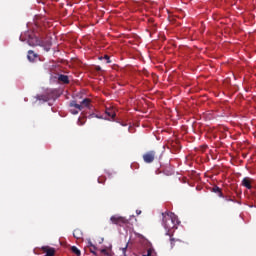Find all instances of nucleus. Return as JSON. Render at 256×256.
I'll return each instance as SVG.
<instances>
[{
    "mask_svg": "<svg viewBox=\"0 0 256 256\" xmlns=\"http://www.w3.org/2000/svg\"><path fill=\"white\" fill-rule=\"evenodd\" d=\"M162 221L163 227L166 229H174L175 228V214L171 212L162 213Z\"/></svg>",
    "mask_w": 256,
    "mask_h": 256,
    "instance_id": "f257e3e1",
    "label": "nucleus"
},
{
    "mask_svg": "<svg viewBox=\"0 0 256 256\" xmlns=\"http://www.w3.org/2000/svg\"><path fill=\"white\" fill-rule=\"evenodd\" d=\"M112 225H118V227H127L129 225V220L123 216L113 215L110 217Z\"/></svg>",
    "mask_w": 256,
    "mask_h": 256,
    "instance_id": "f03ea898",
    "label": "nucleus"
},
{
    "mask_svg": "<svg viewBox=\"0 0 256 256\" xmlns=\"http://www.w3.org/2000/svg\"><path fill=\"white\" fill-rule=\"evenodd\" d=\"M69 107L70 113H72V115H78L79 111H83V105H79L75 100L69 103Z\"/></svg>",
    "mask_w": 256,
    "mask_h": 256,
    "instance_id": "7ed1b4c3",
    "label": "nucleus"
},
{
    "mask_svg": "<svg viewBox=\"0 0 256 256\" xmlns=\"http://www.w3.org/2000/svg\"><path fill=\"white\" fill-rule=\"evenodd\" d=\"M155 157H157V152H155V150H150L143 154V161L144 163H153Z\"/></svg>",
    "mask_w": 256,
    "mask_h": 256,
    "instance_id": "20e7f679",
    "label": "nucleus"
},
{
    "mask_svg": "<svg viewBox=\"0 0 256 256\" xmlns=\"http://www.w3.org/2000/svg\"><path fill=\"white\" fill-rule=\"evenodd\" d=\"M28 45H30V47H39L41 45V39L35 35H30L28 38Z\"/></svg>",
    "mask_w": 256,
    "mask_h": 256,
    "instance_id": "39448f33",
    "label": "nucleus"
},
{
    "mask_svg": "<svg viewBox=\"0 0 256 256\" xmlns=\"http://www.w3.org/2000/svg\"><path fill=\"white\" fill-rule=\"evenodd\" d=\"M51 40L46 39V40H40V46L39 47H43L44 50L46 51H51Z\"/></svg>",
    "mask_w": 256,
    "mask_h": 256,
    "instance_id": "423d86ee",
    "label": "nucleus"
},
{
    "mask_svg": "<svg viewBox=\"0 0 256 256\" xmlns=\"http://www.w3.org/2000/svg\"><path fill=\"white\" fill-rule=\"evenodd\" d=\"M41 250L44 251V253H46V256H55V248L43 246Z\"/></svg>",
    "mask_w": 256,
    "mask_h": 256,
    "instance_id": "0eeeda50",
    "label": "nucleus"
},
{
    "mask_svg": "<svg viewBox=\"0 0 256 256\" xmlns=\"http://www.w3.org/2000/svg\"><path fill=\"white\" fill-rule=\"evenodd\" d=\"M242 186L246 187V189H253V186L251 185V178L249 177L243 178Z\"/></svg>",
    "mask_w": 256,
    "mask_h": 256,
    "instance_id": "6e6552de",
    "label": "nucleus"
},
{
    "mask_svg": "<svg viewBox=\"0 0 256 256\" xmlns=\"http://www.w3.org/2000/svg\"><path fill=\"white\" fill-rule=\"evenodd\" d=\"M58 81H60V83H64V85H69V76L60 74L58 76Z\"/></svg>",
    "mask_w": 256,
    "mask_h": 256,
    "instance_id": "1a4fd4ad",
    "label": "nucleus"
},
{
    "mask_svg": "<svg viewBox=\"0 0 256 256\" xmlns=\"http://www.w3.org/2000/svg\"><path fill=\"white\" fill-rule=\"evenodd\" d=\"M79 105H82V109L83 107H87L88 109L91 108V99L89 98H85L84 100H82L81 104Z\"/></svg>",
    "mask_w": 256,
    "mask_h": 256,
    "instance_id": "9d476101",
    "label": "nucleus"
},
{
    "mask_svg": "<svg viewBox=\"0 0 256 256\" xmlns=\"http://www.w3.org/2000/svg\"><path fill=\"white\" fill-rule=\"evenodd\" d=\"M75 239H83V232L80 229H75L73 232Z\"/></svg>",
    "mask_w": 256,
    "mask_h": 256,
    "instance_id": "9b49d317",
    "label": "nucleus"
},
{
    "mask_svg": "<svg viewBox=\"0 0 256 256\" xmlns=\"http://www.w3.org/2000/svg\"><path fill=\"white\" fill-rule=\"evenodd\" d=\"M213 193H217L219 197L225 198V196L223 195V192L221 191V188H219V186H214L212 188Z\"/></svg>",
    "mask_w": 256,
    "mask_h": 256,
    "instance_id": "f8f14e48",
    "label": "nucleus"
},
{
    "mask_svg": "<svg viewBox=\"0 0 256 256\" xmlns=\"http://www.w3.org/2000/svg\"><path fill=\"white\" fill-rule=\"evenodd\" d=\"M27 57L29 61H35L37 54L33 50H29Z\"/></svg>",
    "mask_w": 256,
    "mask_h": 256,
    "instance_id": "ddd939ff",
    "label": "nucleus"
},
{
    "mask_svg": "<svg viewBox=\"0 0 256 256\" xmlns=\"http://www.w3.org/2000/svg\"><path fill=\"white\" fill-rule=\"evenodd\" d=\"M106 115L108 117H110V119H115V110L111 109V108H107L106 109Z\"/></svg>",
    "mask_w": 256,
    "mask_h": 256,
    "instance_id": "4468645a",
    "label": "nucleus"
},
{
    "mask_svg": "<svg viewBox=\"0 0 256 256\" xmlns=\"http://www.w3.org/2000/svg\"><path fill=\"white\" fill-rule=\"evenodd\" d=\"M71 251L72 253H74V255L81 256V250H79V248H77L76 246H72Z\"/></svg>",
    "mask_w": 256,
    "mask_h": 256,
    "instance_id": "2eb2a0df",
    "label": "nucleus"
},
{
    "mask_svg": "<svg viewBox=\"0 0 256 256\" xmlns=\"http://www.w3.org/2000/svg\"><path fill=\"white\" fill-rule=\"evenodd\" d=\"M175 243H181V240H175V238H170L171 248L175 247Z\"/></svg>",
    "mask_w": 256,
    "mask_h": 256,
    "instance_id": "dca6fc26",
    "label": "nucleus"
},
{
    "mask_svg": "<svg viewBox=\"0 0 256 256\" xmlns=\"http://www.w3.org/2000/svg\"><path fill=\"white\" fill-rule=\"evenodd\" d=\"M146 256H155V250L153 248H149Z\"/></svg>",
    "mask_w": 256,
    "mask_h": 256,
    "instance_id": "f3484780",
    "label": "nucleus"
},
{
    "mask_svg": "<svg viewBox=\"0 0 256 256\" xmlns=\"http://www.w3.org/2000/svg\"><path fill=\"white\" fill-rule=\"evenodd\" d=\"M88 247H92V249H94V251H97V246L93 244V242H91V240L88 241Z\"/></svg>",
    "mask_w": 256,
    "mask_h": 256,
    "instance_id": "a211bd4d",
    "label": "nucleus"
},
{
    "mask_svg": "<svg viewBox=\"0 0 256 256\" xmlns=\"http://www.w3.org/2000/svg\"><path fill=\"white\" fill-rule=\"evenodd\" d=\"M104 59L107 61V63H111V59L109 58V55H105Z\"/></svg>",
    "mask_w": 256,
    "mask_h": 256,
    "instance_id": "6ab92c4d",
    "label": "nucleus"
},
{
    "mask_svg": "<svg viewBox=\"0 0 256 256\" xmlns=\"http://www.w3.org/2000/svg\"><path fill=\"white\" fill-rule=\"evenodd\" d=\"M104 181H105V178H103V177L98 178V183H103Z\"/></svg>",
    "mask_w": 256,
    "mask_h": 256,
    "instance_id": "aec40b11",
    "label": "nucleus"
},
{
    "mask_svg": "<svg viewBox=\"0 0 256 256\" xmlns=\"http://www.w3.org/2000/svg\"><path fill=\"white\" fill-rule=\"evenodd\" d=\"M90 252L93 253V255H97V253L95 252V249H93V247L90 248Z\"/></svg>",
    "mask_w": 256,
    "mask_h": 256,
    "instance_id": "412c9836",
    "label": "nucleus"
},
{
    "mask_svg": "<svg viewBox=\"0 0 256 256\" xmlns=\"http://www.w3.org/2000/svg\"><path fill=\"white\" fill-rule=\"evenodd\" d=\"M38 99H39L40 101H41V100L47 101V99H45L44 96H38Z\"/></svg>",
    "mask_w": 256,
    "mask_h": 256,
    "instance_id": "4be33fe9",
    "label": "nucleus"
},
{
    "mask_svg": "<svg viewBox=\"0 0 256 256\" xmlns=\"http://www.w3.org/2000/svg\"><path fill=\"white\" fill-rule=\"evenodd\" d=\"M136 215H141V210H136Z\"/></svg>",
    "mask_w": 256,
    "mask_h": 256,
    "instance_id": "5701e85b",
    "label": "nucleus"
},
{
    "mask_svg": "<svg viewBox=\"0 0 256 256\" xmlns=\"http://www.w3.org/2000/svg\"><path fill=\"white\" fill-rule=\"evenodd\" d=\"M78 125H83V122H81V119H78Z\"/></svg>",
    "mask_w": 256,
    "mask_h": 256,
    "instance_id": "b1692460",
    "label": "nucleus"
},
{
    "mask_svg": "<svg viewBox=\"0 0 256 256\" xmlns=\"http://www.w3.org/2000/svg\"><path fill=\"white\" fill-rule=\"evenodd\" d=\"M226 201H233V199L229 198V197H225Z\"/></svg>",
    "mask_w": 256,
    "mask_h": 256,
    "instance_id": "393cba45",
    "label": "nucleus"
},
{
    "mask_svg": "<svg viewBox=\"0 0 256 256\" xmlns=\"http://www.w3.org/2000/svg\"><path fill=\"white\" fill-rule=\"evenodd\" d=\"M125 251H127V245L123 248V253H125Z\"/></svg>",
    "mask_w": 256,
    "mask_h": 256,
    "instance_id": "a878e982",
    "label": "nucleus"
},
{
    "mask_svg": "<svg viewBox=\"0 0 256 256\" xmlns=\"http://www.w3.org/2000/svg\"><path fill=\"white\" fill-rule=\"evenodd\" d=\"M97 71H101V67H98V68H97Z\"/></svg>",
    "mask_w": 256,
    "mask_h": 256,
    "instance_id": "bb28decb",
    "label": "nucleus"
},
{
    "mask_svg": "<svg viewBox=\"0 0 256 256\" xmlns=\"http://www.w3.org/2000/svg\"><path fill=\"white\" fill-rule=\"evenodd\" d=\"M91 117H95V114H92Z\"/></svg>",
    "mask_w": 256,
    "mask_h": 256,
    "instance_id": "cd10ccee",
    "label": "nucleus"
},
{
    "mask_svg": "<svg viewBox=\"0 0 256 256\" xmlns=\"http://www.w3.org/2000/svg\"><path fill=\"white\" fill-rule=\"evenodd\" d=\"M95 117H97L98 119H100V118H101V117H99V116H97V115H96Z\"/></svg>",
    "mask_w": 256,
    "mask_h": 256,
    "instance_id": "c85d7f7f",
    "label": "nucleus"
}]
</instances>
